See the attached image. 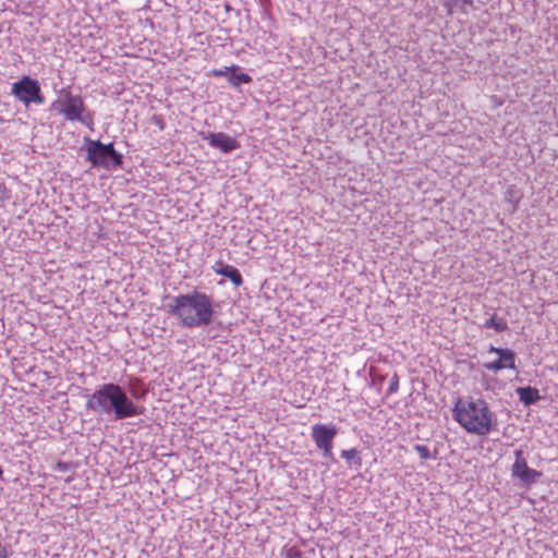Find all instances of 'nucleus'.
Segmentation results:
<instances>
[{
  "mask_svg": "<svg viewBox=\"0 0 558 558\" xmlns=\"http://www.w3.org/2000/svg\"><path fill=\"white\" fill-rule=\"evenodd\" d=\"M240 66L236 64H232L231 66H225L222 69H214L211 70V75L214 77H222V76H229L232 71H239Z\"/></svg>",
  "mask_w": 558,
  "mask_h": 558,
  "instance_id": "obj_18",
  "label": "nucleus"
},
{
  "mask_svg": "<svg viewBox=\"0 0 558 558\" xmlns=\"http://www.w3.org/2000/svg\"><path fill=\"white\" fill-rule=\"evenodd\" d=\"M385 378L386 377L384 375H380L378 377H373L372 385L381 384L385 380Z\"/></svg>",
  "mask_w": 558,
  "mask_h": 558,
  "instance_id": "obj_23",
  "label": "nucleus"
},
{
  "mask_svg": "<svg viewBox=\"0 0 558 558\" xmlns=\"http://www.w3.org/2000/svg\"><path fill=\"white\" fill-rule=\"evenodd\" d=\"M213 270L216 274L228 278L235 287H240L243 283L241 272L232 265H228L219 260L213 265Z\"/></svg>",
  "mask_w": 558,
  "mask_h": 558,
  "instance_id": "obj_11",
  "label": "nucleus"
},
{
  "mask_svg": "<svg viewBox=\"0 0 558 558\" xmlns=\"http://www.w3.org/2000/svg\"><path fill=\"white\" fill-rule=\"evenodd\" d=\"M413 449L423 460L436 459L437 450H435V454L432 456L429 449L426 446L420 444L414 445Z\"/></svg>",
  "mask_w": 558,
  "mask_h": 558,
  "instance_id": "obj_19",
  "label": "nucleus"
},
{
  "mask_svg": "<svg viewBox=\"0 0 558 558\" xmlns=\"http://www.w3.org/2000/svg\"><path fill=\"white\" fill-rule=\"evenodd\" d=\"M11 554L10 545L0 542V558H10Z\"/></svg>",
  "mask_w": 558,
  "mask_h": 558,
  "instance_id": "obj_21",
  "label": "nucleus"
},
{
  "mask_svg": "<svg viewBox=\"0 0 558 558\" xmlns=\"http://www.w3.org/2000/svg\"><path fill=\"white\" fill-rule=\"evenodd\" d=\"M59 104H60V100L53 101V102L51 104L50 109H51V110H56V109H57V106H58Z\"/></svg>",
  "mask_w": 558,
  "mask_h": 558,
  "instance_id": "obj_26",
  "label": "nucleus"
},
{
  "mask_svg": "<svg viewBox=\"0 0 558 558\" xmlns=\"http://www.w3.org/2000/svg\"><path fill=\"white\" fill-rule=\"evenodd\" d=\"M399 390V377L397 374H393L389 381V387L387 390V396L393 395Z\"/></svg>",
  "mask_w": 558,
  "mask_h": 558,
  "instance_id": "obj_20",
  "label": "nucleus"
},
{
  "mask_svg": "<svg viewBox=\"0 0 558 558\" xmlns=\"http://www.w3.org/2000/svg\"><path fill=\"white\" fill-rule=\"evenodd\" d=\"M341 458L347 461L349 468H353L355 471H359L362 468L361 452L356 448L342 450Z\"/></svg>",
  "mask_w": 558,
  "mask_h": 558,
  "instance_id": "obj_13",
  "label": "nucleus"
},
{
  "mask_svg": "<svg viewBox=\"0 0 558 558\" xmlns=\"http://www.w3.org/2000/svg\"><path fill=\"white\" fill-rule=\"evenodd\" d=\"M58 111L62 113L68 121H76L87 126L89 130H94V113L87 109L81 96L66 93Z\"/></svg>",
  "mask_w": 558,
  "mask_h": 558,
  "instance_id": "obj_5",
  "label": "nucleus"
},
{
  "mask_svg": "<svg viewBox=\"0 0 558 558\" xmlns=\"http://www.w3.org/2000/svg\"><path fill=\"white\" fill-rule=\"evenodd\" d=\"M168 312L177 316L187 328L208 326L214 318L213 299L199 291L168 296Z\"/></svg>",
  "mask_w": 558,
  "mask_h": 558,
  "instance_id": "obj_2",
  "label": "nucleus"
},
{
  "mask_svg": "<svg viewBox=\"0 0 558 558\" xmlns=\"http://www.w3.org/2000/svg\"><path fill=\"white\" fill-rule=\"evenodd\" d=\"M338 434V429L335 425L326 424H314L311 427V437L315 442L317 449L322 451L325 459L336 462L332 448L333 439Z\"/></svg>",
  "mask_w": 558,
  "mask_h": 558,
  "instance_id": "obj_7",
  "label": "nucleus"
},
{
  "mask_svg": "<svg viewBox=\"0 0 558 558\" xmlns=\"http://www.w3.org/2000/svg\"><path fill=\"white\" fill-rule=\"evenodd\" d=\"M522 198V194L514 186L507 189L505 193V202L510 205L509 210L513 214L518 210L519 202Z\"/></svg>",
  "mask_w": 558,
  "mask_h": 558,
  "instance_id": "obj_15",
  "label": "nucleus"
},
{
  "mask_svg": "<svg viewBox=\"0 0 558 558\" xmlns=\"http://www.w3.org/2000/svg\"><path fill=\"white\" fill-rule=\"evenodd\" d=\"M11 94L26 108L32 104L44 105L46 101L39 82L29 75H24L14 82Z\"/></svg>",
  "mask_w": 558,
  "mask_h": 558,
  "instance_id": "obj_6",
  "label": "nucleus"
},
{
  "mask_svg": "<svg viewBox=\"0 0 558 558\" xmlns=\"http://www.w3.org/2000/svg\"><path fill=\"white\" fill-rule=\"evenodd\" d=\"M252 81L253 78L247 73H238V71H232L228 77L229 84L234 88H239L242 84H250Z\"/></svg>",
  "mask_w": 558,
  "mask_h": 558,
  "instance_id": "obj_16",
  "label": "nucleus"
},
{
  "mask_svg": "<svg viewBox=\"0 0 558 558\" xmlns=\"http://www.w3.org/2000/svg\"><path fill=\"white\" fill-rule=\"evenodd\" d=\"M515 392L520 402H522L525 407L533 405L541 400L538 389L532 386L518 387Z\"/></svg>",
  "mask_w": 558,
  "mask_h": 558,
  "instance_id": "obj_12",
  "label": "nucleus"
},
{
  "mask_svg": "<svg viewBox=\"0 0 558 558\" xmlns=\"http://www.w3.org/2000/svg\"><path fill=\"white\" fill-rule=\"evenodd\" d=\"M136 383H137V386L133 385L131 388H130V398L132 400H145L146 399V396L148 393V390L144 387H141V381L138 379H136Z\"/></svg>",
  "mask_w": 558,
  "mask_h": 558,
  "instance_id": "obj_17",
  "label": "nucleus"
},
{
  "mask_svg": "<svg viewBox=\"0 0 558 558\" xmlns=\"http://www.w3.org/2000/svg\"><path fill=\"white\" fill-rule=\"evenodd\" d=\"M2 475H3V470H2V468L0 466V478L2 477Z\"/></svg>",
  "mask_w": 558,
  "mask_h": 558,
  "instance_id": "obj_27",
  "label": "nucleus"
},
{
  "mask_svg": "<svg viewBox=\"0 0 558 558\" xmlns=\"http://www.w3.org/2000/svg\"><path fill=\"white\" fill-rule=\"evenodd\" d=\"M58 468H59L60 470H62V471H66V470H68V465H66V463H61V462H60V463L58 464Z\"/></svg>",
  "mask_w": 558,
  "mask_h": 558,
  "instance_id": "obj_25",
  "label": "nucleus"
},
{
  "mask_svg": "<svg viewBox=\"0 0 558 558\" xmlns=\"http://www.w3.org/2000/svg\"><path fill=\"white\" fill-rule=\"evenodd\" d=\"M87 145L86 160L94 168L118 169L123 165V155L114 149V144H104L99 140L85 138Z\"/></svg>",
  "mask_w": 558,
  "mask_h": 558,
  "instance_id": "obj_4",
  "label": "nucleus"
},
{
  "mask_svg": "<svg viewBox=\"0 0 558 558\" xmlns=\"http://www.w3.org/2000/svg\"><path fill=\"white\" fill-rule=\"evenodd\" d=\"M490 353L498 354V359L493 362L484 363L483 367L487 371L498 373L504 368L515 369L517 354L510 349L497 348L494 345L489 347Z\"/></svg>",
  "mask_w": 558,
  "mask_h": 558,
  "instance_id": "obj_9",
  "label": "nucleus"
},
{
  "mask_svg": "<svg viewBox=\"0 0 558 558\" xmlns=\"http://www.w3.org/2000/svg\"><path fill=\"white\" fill-rule=\"evenodd\" d=\"M151 121L155 125H157L159 128V130H163L165 129V121L162 120L161 117H157V116H154L151 118Z\"/></svg>",
  "mask_w": 558,
  "mask_h": 558,
  "instance_id": "obj_22",
  "label": "nucleus"
},
{
  "mask_svg": "<svg viewBox=\"0 0 558 558\" xmlns=\"http://www.w3.org/2000/svg\"><path fill=\"white\" fill-rule=\"evenodd\" d=\"M482 327L485 329H494L497 332H504L509 328L507 320L505 318L497 317L496 314L486 319Z\"/></svg>",
  "mask_w": 558,
  "mask_h": 558,
  "instance_id": "obj_14",
  "label": "nucleus"
},
{
  "mask_svg": "<svg viewBox=\"0 0 558 558\" xmlns=\"http://www.w3.org/2000/svg\"><path fill=\"white\" fill-rule=\"evenodd\" d=\"M452 416L468 433L482 436L488 434L496 422L495 414L483 399L459 398Z\"/></svg>",
  "mask_w": 558,
  "mask_h": 558,
  "instance_id": "obj_3",
  "label": "nucleus"
},
{
  "mask_svg": "<svg viewBox=\"0 0 558 558\" xmlns=\"http://www.w3.org/2000/svg\"><path fill=\"white\" fill-rule=\"evenodd\" d=\"M5 192H7L5 185L0 182V199L3 198Z\"/></svg>",
  "mask_w": 558,
  "mask_h": 558,
  "instance_id": "obj_24",
  "label": "nucleus"
},
{
  "mask_svg": "<svg viewBox=\"0 0 558 558\" xmlns=\"http://www.w3.org/2000/svg\"><path fill=\"white\" fill-rule=\"evenodd\" d=\"M202 137L207 141L211 147L218 148L225 154L231 153L240 147V144L235 138L222 132L202 133Z\"/></svg>",
  "mask_w": 558,
  "mask_h": 558,
  "instance_id": "obj_10",
  "label": "nucleus"
},
{
  "mask_svg": "<svg viewBox=\"0 0 558 558\" xmlns=\"http://www.w3.org/2000/svg\"><path fill=\"white\" fill-rule=\"evenodd\" d=\"M514 463L511 466V475L514 478H519L520 482L525 486H531L537 482L542 476V473L531 469L524 458L523 450L518 449L514 451Z\"/></svg>",
  "mask_w": 558,
  "mask_h": 558,
  "instance_id": "obj_8",
  "label": "nucleus"
},
{
  "mask_svg": "<svg viewBox=\"0 0 558 558\" xmlns=\"http://www.w3.org/2000/svg\"><path fill=\"white\" fill-rule=\"evenodd\" d=\"M86 410L99 415H113L114 420H125L144 414L145 408L134 403L126 390L119 384L100 385L86 401Z\"/></svg>",
  "mask_w": 558,
  "mask_h": 558,
  "instance_id": "obj_1",
  "label": "nucleus"
}]
</instances>
